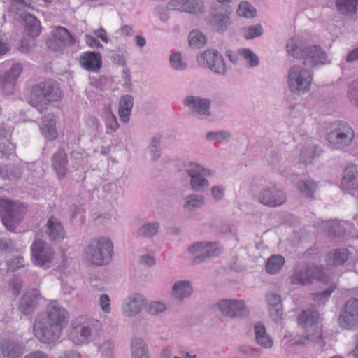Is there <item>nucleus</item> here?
I'll return each instance as SVG.
<instances>
[{"mask_svg":"<svg viewBox=\"0 0 358 358\" xmlns=\"http://www.w3.org/2000/svg\"><path fill=\"white\" fill-rule=\"evenodd\" d=\"M69 320L66 310L56 301L47 307L46 314L39 315L34 320L33 331L35 336L43 343L57 341Z\"/></svg>","mask_w":358,"mask_h":358,"instance_id":"obj_1","label":"nucleus"},{"mask_svg":"<svg viewBox=\"0 0 358 358\" xmlns=\"http://www.w3.org/2000/svg\"><path fill=\"white\" fill-rule=\"evenodd\" d=\"M319 313L314 307L303 310L297 317L298 323L306 329L304 336L293 335L287 331L283 336L282 343L285 346H303L310 343H317L320 347L324 345L322 331L317 325Z\"/></svg>","mask_w":358,"mask_h":358,"instance_id":"obj_2","label":"nucleus"},{"mask_svg":"<svg viewBox=\"0 0 358 358\" xmlns=\"http://www.w3.org/2000/svg\"><path fill=\"white\" fill-rule=\"evenodd\" d=\"M102 326L99 320L88 317H79L72 321L69 339L76 345H85L100 335Z\"/></svg>","mask_w":358,"mask_h":358,"instance_id":"obj_3","label":"nucleus"},{"mask_svg":"<svg viewBox=\"0 0 358 358\" xmlns=\"http://www.w3.org/2000/svg\"><path fill=\"white\" fill-rule=\"evenodd\" d=\"M287 53L303 61V66L315 67L324 65L329 62L325 51L318 45L302 47L296 38L289 39L286 44Z\"/></svg>","mask_w":358,"mask_h":358,"instance_id":"obj_4","label":"nucleus"},{"mask_svg":"<svg viewBox=\"0 0 358 358\" xmlns=\"http://www.w3.org/2000/svg\"><path fill=\"white\" fill-rule=\"evenodd\" d=\"M113 243L110 239L100 236L91 239L83 249V258L95 266L108 264L113 258Z\"/></svg>","mask_w":358,"mask_h":358,"instance_id":"obj_5","label":"nucleus"},{"mask_svg":"<svg viewBox=\"0 0 358 358\" xmlns=\"http://www.w3.org/2000/svg\"><path fill=\"white\" fill-rule=\"evenodd\" d=\"M62 97L59 85L54 80L40 82L33 86L29 103L41 113L51 101H57Z\"/></svg>","mask_w":358,"mask_h":358,"instance_id":"obj_6","label":"nucleus"},{"mask_svg":"<svg viewBox=\"0 0 358 358\" xmlns=\"http://www.w3.org/2000/svg\"><path fill=\"white\" fill-rule=\"evenodd\" d=\"M313 80L312 71L303 65H294L287 73V85L294 95H303L309 92Z\"/></svg>","mask_w":358,"mask_h":358,"instance_id":"obj_7","label":"nucleus"},{"mask_svg":"<svg viewBox=\"0 0 358 358\" xmlns=\"http://www.w3.org/2000/svg\"><path fill=\"white\" fill-rule=\"evenodd\" d=\"M25 212L26 209L21 203L0 197V217L8 231H15L22 222Z\"/></svg>","mask_w":358,"mask_h":358,"instance_id":"obj_8","label":"nucleus"},{"mask_svg":"<svg viewBox=\"0 0 358 358\" xmlns=\"http://www.w3.org/2000/svg\"><path fill=\"white\" fill-rule=\"evenodd\" d=\"M355 138L353 128L345 122H336L327 134L328 142L334 148L342 149L349 146Z\"/></svg>","mask_w":358,"mask_h":358,"instance_id":"obj_9","label":"nucleus"},{"mask_svg":"<svg viewBox=\"0 0 358 358\" xmlns=\"http://www.w3.org/2000/svg\"><path fill=\"white\" fill-rule=\"evenodd\" d=\"M185 172L190 178L189 185L192 190L199 192L209 187L210 182L207 179L213 176L215 171L196 162H190L187 165Z\"/></svg>","mask_w":358,"mask_h":358,"instance_id":"obj_10","label":"nucleus"},{"mask_svg":"<svg viewBox=\"0 0 358 358\" xmlns=\"http://www.w3.org/2000/svg\"><path fill=\"white\" fill-rule=\"evenodd\" d=\"M25 6L24 0H12L9 12L18 15L19 17L24 21V29L29 36L37 37L41 34V23L33 15L22 12Z\"/></svg>","mask_w":358,"mask_h":358,"instance_id":"obj_11","label":"nucleus"},{"mask_svg":"<svg viewBox=\"0 0 358 358\" xmlns=\"http://www.w3.org/2000/svg\"><path fill=\"white\" fill-rule=\"evenodd\" d=\"M197 61L201 66L208 68L218 76H224L227 71L224 58L217 50H206L198 55Z\"/></svg>","mask_w":358,"mask_h":358,"instance_id":"obj_12","label":"nucleus"},{"mask_svg":"<svg viewBox=\"0 0 358 358\" xmlns=\"http://www.w3.org/2000/svg\"><path fill=\"white\" fill-rule=\"evenodd\" d=\"M314 279L324 282L331 280L325 276L321 267L308 265L303 269H296L290 277V282L293 285H306L312 283Z\"/></svg>","mask_w":358,"mask_h":358,"instance_id":"obj_13","label":"nucleus"},{"mask_svg":"<svg viewBox=\"0 0 358 358\" xmlns=\"http://www.w3.org/2000/svg\"><path fill=\"white\" fill-rule=\"evenodd\" d=\"M182 103L187 107L192 114L199 120H206L211 116V100L199 96H187Z\"/></svg>","mask_w":358,"mask_h":358,"instance_id":"obj_14","label":"nucleus"},{"mask_svg":"<svg viewBox=\"0 0 358 358\" xmlns=\"http://www.w3.org/2000/svg\"><path fill=\"white\" fill-rule=\"evenodd\" d=\"M31 259L36 266L48 268L54 256V251L45 241L35 240L31 247Z\"/></svg>","mask_w":358,"mask_h":358,"instance_id":"obj_15","label":"nucleus"},{"mask_svg":"<svg viewBox=\"0 0 358 358\" xmlns=\"http://www.w3.org/2000/svg\"><path fill=\"white\" fill-rule=\"evenodd\" d=\"M258 200L264 206L277 207L285 202L286 196L276 184L269 182L259 191Z\"/></svg>","mask_w":358,"mask_h":358,"instance_id":"obj_16","label":"nucleus"},{"mask_svg":"<svg viewBox=\"0 0 358 358\" xmlns=\"http://www.w3.org/2000/svg\"><path fill=\"white\" fill-rule=\"evenodd\" d=\"M188 250L192 255H195L193 261L199 264L208 258L218 256L221 250L213 242H196L189 246Z\"/></svg>","mask_w":358,"mask_h":358,"instance_id":"obj_17","label":"nucleus"},{"mask_svg":"<svg viewBox=\"0 0 358 358\" xmlns=\"http://www.w3.org/2000/svg\"><path fill=\"white\" fill-rule=\"evenodd\" d=\"M217 306L223 315L230 317L242 318L249 315V310L243 300L223 299Z\"/></svg>","mask_w":358,"mask_h":358,"instance_id":"obj_18","label":"nucleus"},{"mask_svg":"<svg viewBox=\"0 0 358 358\" xmlns=\"http://www.w3.org/2000/svg\"><path fill=\"white\" fill-rule=\"evenodd\" d=\"M338 323L345 329L358 327V299H351L345 303L338 317Z\"/></svg>","mask_w":358,"mask_h":358,"instance_id":"obj_19","label":"nucleus"},{"mask_svg":"<svg viewBox=\"0 0 358 358\" xmlns=\"http://www.w3.org/2000/svg\"><path fill=\"white\" fill-rule=\"evenodd\" d=\"M146 306V298L138 293L127 296L123 301L122 312L125 317H133L141 313Z\"/></svg>","mask_w":358,"mask_h":358,"instance_id":"obj_20","label":"nucleus"},{"mask_svg":"<svg viewBox=\"0 0 358 358\" xmlns=\"http://www.w3.org/2000/svg\"><path fill=\"white\" fill-rule=\"evenodd\" d=\"M74 43V38L69 31L65 27L59 26L54 30L52 38L48 42V48L57 51L66 45H73Z\"/></svg>","mask_w":358,"mask_h":358,"instance_id":"obj_21","label":"nucleus"},{"mask_svg":"<svg viewBox=\"0 0 358 358\" xmlns=\"http://www.w3.org/2000/svg\"><path fill=\"white\" fill-rule=\"evenodd\" d=\"M341 187L351 194H355L358 191V168L356 165L350 164L345 167Z\"/></svg>","mask_w":358,"mask_h":358,"instance_id":"obj_22","label":"nucleus"},{"mask_svg":"<svg viewBox=\"0 0 358 358\" xmlns=\"http://www.w3.org/2000/svg\"><path fill=\"white\" fill-rule=\"evenodd\" d=\"M22 71L21 64H14L9 71L0 75V90L6 94L11 93Z\"/></svg>","mask_w":358,"mask_h":358,"instance_id":"obj_23","label":"nucleus"},{"mask_svg":"<svg viewBox=\"0 0 358 358\" xmlns=\"http://www.w3.org/2000/svg\"><path fill=\"white\" fill-rule=\"evenodd\" d=\"M44 232L51 242H60L66 236L63 224L58 218L54 216H51L48 219Z\"/></svg>","mask_w":358,"mask_h":358,"instance_id":"obj_24","label":"nucleus"},{"mask_svg":"<svg viewBox=\"0 0 358 358\" xmlns=\"http://www.w3.org/2000/svg\"><path fill=\"white\" fill-rule=\"evenodd\" d=\"M167 8L173 10L196 14L202 11L203 5L201 0H170Z\"/></svg>","mask_w":358,"mask_h":358,"instance_id":"obj_25","label":"nucleus"},{"mask_svg":"<svg viewBox=\"0 0 358 358\" xmlns=\"http://www.w3.org/2000/svg\"><path fill=\"white\" fill-rule=\"evenodd\" d=\"M101 55L99 52L86 51L79 57L81 67L89 72H98L101 68Z\"/></svg>","mask_w":358,"mask_h":358,"instance_id":"obj_26","label":"nucleus"},{"mask_svg":"<svg viewBox=\"0 0 358 358\" xmlns=\"http://www.w3.org/2000/svg\"><path fill=\"white\" fill-rule=\"evenodd\" d=\"M194 289L191 281L182 280L176 281L171 292V296L180 301H184L192 296Z\"/></svg>","mask_w":358,"mask_h":358,"instance_id":"obj_27","label":"nucleus"},{"mask_svg":"<svg viewBox=\"0 0 358 358\" xmlns=\"http://www.w3.org/2000/svg\"><path fill=\"white\" fill-rule=\"evenodd\" d=\"M38 297L39 292L36 289L26 292L20 299L19 310L24 315L31 313L38 303Z\"/></svg>","mask_w":358,"mask_h":358,"instance_id":"obj_28","label":"nucleus"},{"mask_svg":"<svg viewBox=\"0 0 358 358\" xmlns=\"http://www.w3.org/2000/svg\"><path fill=\"white\" fill-rule=\"evenodd\" d=\"M67 155L62 150H59L52 157V166L57 176L63 178L67 173Z\"/></svg>","mask_w":358,"mask_h":358,"instance_id":"obj_29","label":"nucleus"},{"mask_svg":"<svg viewBox=\"0 0 358 358\" xmlns=\"http://www.w3.org/2000/svg\"><path fill=\"white\" fill-rule=\"evenodd\" d=\"M1 351L6 358H20L24 352V348L20 343L5 340L1 343Z\"/></svg>","mask_w":358,"mask_h":358,"instance_id":"obj_30","label":"nucleus"},{"mask_svg":"<svg viewBox=\"0 0 358 358\" xmlns=\"http://www.w3.org/2000/svg\"><path fill=\"white\" fill-rule=\"evenodd\" d=\"M209 23L212 27L218 32H224L230 24L229 13L215 12L211 14Z\"/></svg>","mask_w":358,"mask_h":358,"instance_id":"obj_31","label":"nucleus"},{"mask_svg":"<svg viewBox=\"0 0 358 358\" xmlns=\"http://www.w3.org/2000/svg\"><path fill=\"white\" fill-rule=\"evenodd\" d=\"M133 106L134 99L131 95L125 94L121 96L119 101L118 114L122 122H129Z\"/></svg>","mask_w":358,"mask_h":358,"instance_id":"obj_32","label":"nucleus"},{"mask_svg":"<svg viewBox=\"0 0 358 358\" xmlns=\"http://www.w3.org/2000/svg\"><path fill=\"white\" fill-rule=\"evenodd\" d=\"M183 210L185 212H194L205 205V197L200 194L192 193L184 198Z\"/></svg>","mask_w":358,"mask_h":358,"instance_id":"obj_33","label":"nucleus"},{"mask_svg":"<svg viewBox=\"0 0 358 358\" xmlns=\"http://www.w3.org/2000/svg\"><path fill=\"white\" fill-rule=\"evenodd\" d=\"M41 131L43 136L49 141H52L57 138V132L55 128V120L53 115L48 114L43 117Z\"/></svg>","mask_w":358,"mask_h":358,"instance_id":"obj_34","label":"nucleus"},{"mask_svg":"<svg viewBox=\"0 0 358 358\" xmlns=\"http://www.w3.org/2000/svg\"><path fill=\"white\" fill-rule=\"evenodd\" d=\"M255 340L257 344L264 348H271L273 345V338L266 333V328L262 322L255 326Z\"/></svg>","mask_w":358,"mask_h":358,"instance_id":"obj_35","label":"nucleus"},{"mask_svg":"<svg viewBox=\"0 0 358 358\" xmlns=\"http://www.w3.org/2000/svg\"><path fill=\"white\" fill-rule=\"evenodd\" d=\"M102 117L106 124L107 134L114 133L118 129L119 124L117 117L112 112L110 104L105 105L102 113Z\"/></svg>","mask_w":358,"mask_h":358,"instance_id":"obj_36","label":"nucleus"},{"mask_svg":"<svg viewBox=\"0 0 358 358\" xmlns=\"http://www.w3.org/2000/svg\"><path fill=\"white\" fill-rule=\"evenodd\" d=\"M131 358H148L145 341L140 337H134L131 343Z\"/></svg>","mask_w":358,"mask_h":358,"instance_id":"obj_37","label":"nucleus"},{"mask_svg":"<svg viewBox=\"0 0 358 358\" xmlns=\"http://www.w3.org/2000/svg\"><path fill=\"white\" fill-rule=\"evenodd\" d=\"M350 252L346 248H338L327 255V262L333 265L343 264L348 259Z\"/></svg>","mask_w":358,"mask_h":358,"instance_id":"obj_38","label":"nucleus"},{"mask_svg":"<svg viewBox=\"0 0 358 358\" xmlns=\"http://www.w3.org/2000/svg\"><path fill=\"white\" fill-rule=\"evenodd\" d=\"M358 0H336V7L343 15L351 16L357 13Z\"/></svg>","mask_w":358,"mask_h":358,"instance_id":"obj_39","label":"nucleus"},{"mask_svg":"<svg viewBox=\"0 0 358 358\" xmlns=\"http://www.w3.org/2000/svg\"><path fill=\"white\" fill-rule=\"evenodd\" d=\"M96 346L101 358H114L115 343L111 339H106L97 343H96Z\"/></svg>","mask_w":358,"mask_h":358,"instance_id":"obj_40","label":"nucleus"},{"mask_svg":"<svg viewBox=\"0 0 358 358\" xmlns=\"http://www.w3.org/2000/svg\"><path fill=\"white\" fill-rule=\"evenodd\" d=\"M285 264V259L280 255L271 256L266 264V271L271 274H275L282 268Z\"/></svg>","mask_w":358,"mask_h":358,"instance_id":"obj_41","label":"nucleus"},{"mask_svg":"<svg viewBox=\"0 0 358 358\" xmlns=\"http://www.w3.org/2000/svg\"><path fill=\"white\" fill-rule=\"evenodd\" d=\"M322 227L334 236H341L345 233V228L338 220L323 221Z\"/></svg>","mask_w":358,"mask_h":358,"instance_id":"obj_42","label":"nucleus"},{"mask_svg":"<svg viewBox=\"0 0 358 358\" xmlns=\"http://www.w3.org/2000/svg\"><path fill=\"white\" fill-rule=\"evenodd\" d=\"M238 54L250 68L257 67L259 64V57L250 48H241L238 50Z\"/></svg>","mask_w":358,"mask_h":358,"instance_id":"obj_43","label":"nucleus"},{"mask_svg":"<svg viewBox=\"0 0 358 358\" xmlns=\"http://www.w3.org/2000/svg\"><path fill=\"white\" fill-rule=\"evenodd\" d=\"M320 148L317 145H312L303 148L300 152V162L306 165L311 164L315 156L319 155Z\"/></svg>","mask_w":358,"mask_h":358,"instance_id":"obj_44","label":"nucleus"},{"mask_svg":"<svg viewBox=\"0 0 358 358\" xmlns=\"http://www.w3.org/2000/svg\"><path fill=\"white\" fill-rule=\"evenodd\" d=\"M231 138V132L225 130L208 131L206 134V138L208 141H216L220 143L228 142Z\"/></svg>","mask_w":358,"mask_h":358,"instance_id":"obj_45","label":"nucleus"},{"mask_svg":"<svg viewBox=\"0 0 358 358\" xmlns=\"http://www.w3.org/2000/svg\"><path fill=\"white\" fill-rule=\"evenodd\" d=\"M159 229L157 222H148L142 224L137 230V236L143 238H151L155 235Z\"/></svg>","mask_w":358,"mask_h":358,"instance_id":"obj_46","label":"nucleus"},{"mask_svg":"<svg viewBox=\"0 0 358 358\" xmlns=\"http://www.w3.org/2000/svg\"><path fill=\"white\" fill-rule=\"evenodd\" d=\"M237 14L238 16L245 18H252L255 17L257 11L255 7L248 2L241 1L237 9Z\"/></svg>","mask_w":358,"mask_h":358,"instance_id":"obj_47","label":"nucleus"},{"mask_svg":"<svg viewBox=\"0 0 358 358\" xmlns=\"http://www.w3.org/2000/svg\"><path fill=\"white\" fill-rule=\"evenodd\" d=\"M263 31V27L260 24L250 25L243 29V36L247 40H252L260 37Z\"/></svg>","mask_w":358,"mask_h":358,"instance_id":"obj_48","label":"nucleus"},{"mask_svg":"<svg viewBox=\"0 0 358 358\" xmlns=\"http://www.w3.org/2000/svg\"><path fill=\"white\" fill-rule=\"evenodd\" d=\"M297 187L301 193L308 197H313L317 189V185L313 180L308 179L300 181L297 185Z\"/></svg>","mask_w":358,"mask_h":358,"instance_id":"obj_49","label":"nucleus"},{"mask_svg":"<svg viewBox=\"0 0 358 358\" xmlns=\"http://www.w3.org/2000/svg\"><path fill=\"white\" fill-rule=\"evenodd\" d=\"M206 43V38L204 34L197 30L192 31L189 34V43L194 48H200Z\"/></svg>","mask_w":358,"mask_h":358,"instance_id":"obj_50","label":"nucleus"},{"mask_svg":"<svg viewBox=\"0 0 358 358\" xmlns=\"http://www.w3.org/2000/svg\"><path fill=\"white\" fill-rule=\"evenodd\" d=\"M169 63L171 68L176 71H184L187 69V64L182 61L180 52H176L169 57Z\"/></svg>","mask_w":358,"mask_h":358,"instance_id":"obj_51","label":"nucleus"},{"mask_svg":"<svg viewBox=\"0 0 358 358\" xmlns=\"http://www.w3.org/2000/svg\"><path fill=\"white\" fill-rule=\"evenodd\" d=\"M160 138L158 136H154L150 141L148 146V150L150 153L152 160L156 161L161 156V148H160Z\"/></svg>","mask_w":358,"mask_h":358,"instance_id":"obj_52","label":"nucleus"},{"mask_svg":"<svg viewBox=\"0 0 358 358\" xmlns=\"http://www.w3.org/2000/svg\"><path fill=\"white\" fill-rule=\"evenodd\" d=\"M145 308L149 315L155 316L164 312L166 309V306L160 301H152L149 304L146 303Z\"/></svg>","mask_w":358,"mask_h":358,"instance_id":"obj_53","label":"nucleus"},{"mask_svg":"<svg viewBox=\"0 0 358 358\" xmlns=\"http://www.w3.org/2000/svg\"><path fill=\"white\" fill-rule=\"evenodd\" d=\"M226 188L222 185H213L210 188V194L213 200L216 202L224 199L225 196Z\"/></svg>","mask_w":358,"mask_h":358,"instance_id":"obj_54","label":"nucleus"},{"mask_svg":"<svg viewBox=\"0 0 358 358\" xmlns=\"http://www.w3.org/2000/svg\"><path fill=\"white\" fill-rule=\"evenodd\" d=\"M348 98L353 104L358 106V79L350 83L348 89Z\"/></svg>","mask_w":358,"mask_h":358,"instance_id":"obj_55","label":"nucleus"},{"mask_svg":"<svg viewBox=\"0 0 358 358\" xmlns=\"http://www.w3.org/2000/svg\"><path fill=\"white\" fill-rule=\"evenodd\" d=\"M90 287L94 291L101 292L104 290L106 282L98 276L93 275L89 280Z\"/></svg>","mask_w":358,"mask_h":358,"instance_id":"obj_56","label":"nucleus"},{"mask_svg":"<svg viewBox=\"0 0 358 358\" xmlns=\"http://www.w3.org/2000/svg\"><path fill=\"white\" fill-rule=\"evenodd\" d=\"M99 305L101 309V310L106 313L108 314L111 311V303L110 299L108 294H101L99 299Z\"/></svg>","mask_w":358,"mask_h":358,"instance_id":"obj_57","label":"nucleus"},{"mask_svg":"<svg viewBox=\"0 0 358 358\" xmlns=\"http://www.w3.org/2000/svg\"><path fill=\"white\" fill-rule=\"evenodd\" d=\"M334 289V286L331 285L327 290L316 293L314 294L313 299L317 303H324L331 296Z\"/></svg>","mask_w":358,"mask_h":358,"instance_id":"obj_58","label":"nucleus"},{"mask_svg":"<svg viewBox=\"0 0 358 358\" xmlns=\"http://www.w3.org/2000/svg\"><path fill=\"white\" fill-rule=\"evenodd\" d=\"M268 304L273 307L282 306L281 297L279 294L273 292L268 293L266 296Z\"/></svg>","mask_w":358,"mask_h":358,"instance_id":"obj_59","label":"nucleus"},{"mask_svg":"<svg viewBox=\"0 0 358 358\" xmlns=\"http://www.w3.org/2000/svg\"><path fill=\"white\" fill-rule=\"evenodd\" d=\"M126 54L122 51H117L111 55V60L114 64L124 66L126 63Z\"/></svg>","mask_w":358,"mask_h":358,"instance_id":"obj_60","label":"nucleus"},{"mask_svg":"<svg viewBox=\"0 0 358 358\" xmlns=\"http://www.w3.org/2000/svg\"><path fill=\"white\" fill-rule=\"evenodd\" d=\"M0 249L2 251H12L15 249V243L9 238H2L0 239Z\"/></svg>","mask_w":358,"mask_h":358,"instance_id":"obj_61","label":"nucleus"},{"mask_svg":"<svg viewBox=\"0 0 358 358\" xmlns=\"http://www.w3.org/2000/svg\"><path fill=\"white\" fill-rule=\"evenodd\" d=\"M9 287L12 289L13 294L15 296H18L22 289V283L19 278H13L10 280Z\"/></svg>","mask_w":358,"mask_h":358,"instance_id":"obj_62","label":"nucleus"},{"mask_svg":"<svg viewBox=\"0 0 358 358\" xmlns=\"http://www.w3.org/2000/svg\"><path fill=\"white\" fill-rule=\"evenodd\" d=\"M15 150V145L9 141H6L0 148V151L3 155L9 156Z\"/></svg>","mask_w":358,"mask_h":358,"instance_id":"obj_63","label":"nucleus"},{"mask_svg":"<svg viewBox=\"0 0 358 358\" xmlns=\"http://www.w3.org/2000/svg\"><path fill=\"white\" fill-rule=\"evenodd\" d=\"M85 41L86 44L91 47L94 48H102L103 45L94 36L85 34Z\"/></svg>","mask_w":358,"mask_h":358,"instance_id":"obj_64","label":"nucleus"}]
</instances>
